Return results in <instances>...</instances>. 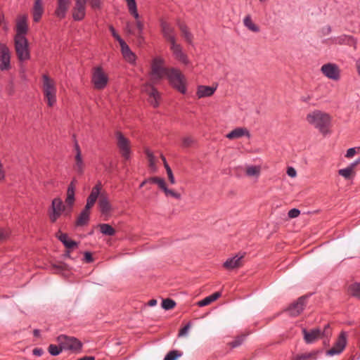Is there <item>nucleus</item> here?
Instances as JSON below:
<instances>
[{
    "instance_id": "nucleus-1",
    "label": "nucleus",
    "mask_w": 360,
    "mask_h": 360,
    "mask_svg": "<svg viewBox=\"0 0 360 360\" xmlns=\"http://www.w3.org/2000/svg\"><path fill=\"white\" fill-rule=\"evenodd\" d=\"M307 122L318 129L321 133L325 134L330 122V116L320 110H314L307 115Z\"/></svg>"
},
{
    "instance_id": "nucleus-2",
    "label": "nucleus",
    "mask_w": 360,
    "mask_h": 360,
    "mask_svg": "<svg viewBox=\"0 0 360 360\" xmlns=\"http://www.w3.org/2000/svg\"><path fill=\"white\" fill-rule=\"evenodd\" d=\"M166 77L168 79L170 85L180 93L184 94L186 92V87L185 85V77L179 70L175 68H170L168 70Z\"/></svg>"
},
{
    "instance_id": "nucleus-3",
    "label": "nucleus",
    "mask_w": 360,
    "mask_h": 360,
    "mask_svg": "<svg viewBox=\"0 0 360 360\" xmlns=\"http://www.w3.org/2000/svg\"><path fill=\"white\" fill-rule=\"evenodd\" d=\"M57 341L63 350H70L77 353L82 349V343L74 337L60 335L57 338Z\"/></svg>"
},
{
    "instance_id": "nucleus-4",
    "label": "nucleus",
    "mask_w": 360,
    "mask_h": 360,
    "mask_svg": "<svg viewBox=\"0 0 360 360\" xmlns=\"http://www.w3.org/2000/svg\"><path fill=\"white\" fill-rule=\"evenodd\" d=\"M29 44L25 37H15V49L20 61L28 60L30 57Z\"/></svg>"
},
{
    "instance_id": "nucleus-5",
    "label": "nucleus",
    "mask_w": 360,
    "mask_h": 360,
    "mask_svg": "<svg viewBox=\"0 0 360 360\" xmlns=\"http://www.w3.org/2000/svg\"><path fill=\"white\" fill-rule=\"evenodd\" d=\"M165 60L160 57H156L153 60L151 64V76L157 79L160 80L168 72L170 68L164 67Z\"/></svg>"
},
{
    "instance_id": "nucleus-6",
    "label": "nucleus",
    "mask_w": 360,
    "mask_h": 360,
    "mask_svg": "<svg viewBox=\"0 0 360 360\" xmlns=\"http://www.w3.org/2000/svg\"><path fill=\"white\" fill-rule=\"evenodd\" d=\"M91 82L96 89H103L108 84V77L104 72L102 67L94 68Z\"/></svg>"
},
{
    "instance_id": "nucleus-7",
    "label": "nucleus",
    "mask_w": 360,
    "mask_h": 360,
    "mask_svg": "<svg viewBox=\"0 0 360 360\" xmlns=\"http://www.w3.org/2000/svg\"><path fill=\"white\" fill-rule=\"evenodd\" d=\"M115 136L117 141V145L118 148L120 149L122 158L125 160H129L130 159L131 155L129 140L127 139L120 131H117Z\"/></svg>"
},
{
    "instance_id": "nucleus-8",
    "label": "nucleus",
    "mask_w": 360,
    "mask_h": 360,
    "mask_svg": "<svg viewBox=\"0 0 360 360\" xmlns=\"http://www.w3.org/2000/svg\"><path fill=\"white\" fill-rule=\"evenodd\" d=\"M51 210L49 214V219L51 222L54 223L65 211V206L60 198H56L51 202Z\"/></svg>"
},
{
    "instance_id": "nucleus-9",
    "label": "nucleus",
    "mask_w": 360,
    "mask_h": 360,
    "mask_svg": "<svg viewBox=\"0 0 360 360\" xmlns=\"http://www.w3.org/2000/svg\"><path fill=\"white\" fill-rule=\"evenodd\" d=\"M347 345V335L345 332H342L338 340L336 341L334 347L326 352V354L328 356H334L340 354L345 349Z\"/></svg>"
},
{
    "instance_id": "nucleus-10",
    "label": "nucleus",
    "mask_w": 360,
    "mask_h": 360,
    "mask_svg": "<svg viewBox=\"0 0 360 360\" xmlns=\"http://www.w3.org/2000/svg\"><path fill=\"white\" fill-rule=\"evenodd\" d=\"M11 56L8 48L3 44H0V70H8L11 68Z\"/></svg>"
},
{
    "instance_id": "nucleus-11",
    "label": "nucleus",
    "mask_w": 360,
    "mask_h": 360,
    "mask_svg": "<svg viewBox=\"0 0 360 360\" xmlns=\"http://www.w3.org/2000/svg\"><path fill=\"white\" fill-rule=\"evenodd\" d=\"M308 296H302L297 300L292 303L287 309L291 316H297L303 311L305 302Z\"/></svg>"
},
{
    "instance_id": "nucleus-12",
    "label": "nucleus",
    "mask_w": 360,
    "mask_h": 360,
    "mask_svg": "<svg viewBox=\"0 0 360 360\" xmlns=\"http://www.w3.org/2000/svg\"><path fill=\"white\" fill-rule=\"evenodd\" d=\"M321 70L323 74L330 79L338 80L340 78L339 68L334 63L324 64Z\"/></svg>"
},
{
    "instance_id": "nucleus-13",
    "label": "nucleus",
    "mask_w": 360,
    "mask_h": 360,
    "mask_svg": "<svg viewBox=\"0 0 360 360\" xmlns=\"http://www.w3.org/2000/svg\"><path fill=\"white\" fill-rule=\"evenodd\" d=\"M86 1L76 0L72 13L74 20L80 21L84 19L86 15Z\"/></svg>"
},
{
    "instance_id": "nucleus-14",
    "label": "nucleus",
    "mask_w": 360,
    "mask_h": 360,
    "mask_svg": "<svg viewBox=\"0 0 360 360\" xmlns=\"http://www.w3.org/2000/svg\"><path fill=\"white\" fill-rule=\"evenodd\" d=\"M71 0H57V7L55 10V15L59 19L65 18L70 8Z\"/></svg>"
},
{
    "instance_id": "nucleus-15",
    "label": "nucleus",
    "mask_w": 360,
    "mask_h": 360,
    "mask_svg": "<svg viewBox=\"0 0 360 360\" xmlns=\"http://www.w3.org/2000/svg\"><path fill=\"white\" fill-rule=\"evenodd\" d=\"M304 340L307 344L314 342L318 338H321V330L319 328H315L308 331L306 328L302 329Z\"/></svg>"
},
{
    "instance_id": "nucleus-16",
    "label": "nucleus",
    "mask_w": 360,
    "mask_h": 360,
    "mask_svg": "<svg viewBox=\"0 0 360 360\" xmlns=\"http://www.w3.org/2000/svg\"><path fill=\"white\" fill-rule=\"evenodd\" d=\"M101 189V185L100 183L93 187V188L91 191V193L86 200V204L84 207L86 210H89L94 206V205L96 202L97 198L100 194Z\"/></svg>"
},
{
    "instance_id": "nucleus-17",
    "label": "nucleus",
    "mask_w": 360,
    "mask_h": 360,
    "mask_svg": "<svg viewBox=\"0 0 360 360\" xmlns=\"http://www.w3.org/2000/svg\"><path fill=\"white\" fill-rule=\"evenodd\" d=\"M331 41L333 44H346L356 48V41L350 35L342 34L339 37L332 38Z\"/></svg>"
},
{
    "instance_id": "nucleus-18",
    "label": "nucleus",
    "mask_w": 360,
    "mask_h": 360,
    "mask_svg": "<svg viewBox=\"0 0 360 360\" xmlns=\"http://www.w3.org/2000/svg\"><path fill=\"white\" fill-rule=\"evenodd\" d=\"M75 200V186L73 185V182H71L68 187L67 198L65 199V203L67 204L70 209L68 211L65 212V215L68 216L70 214L72 210V207L74 205Z\"/></svg>"
},
{
    "instance_id": "nucleus-19",
    "label": "nucleus",
    "mask_w": 360,
    "mask_h": 360,
    "mask_svg": "<svg viewBox=\"0 0 360 360\" xmlns=\"http://www.w3.org/2000/svg\"><path fill=\"white\" fill-rule=\"evenodd\" d=\"M170 49L172 51V53L176 59L179 60L181 63H184V65L189 64V60L188 58V56L186 53L183 52L182 47L180 44Z\"/></svg>"
},
{
    "instance_id": "nucleus-20",
    "label": "nucleus",
    "mask_w": 360,
    "mask_h": 360,
    "mask_svg": "<svg viewBox=\"0 0 360 360\" xmlns=\"http://www.w3.org/2000/svg\"><path fill=\"white\" fill-rule=\"evenodd\" d=\"M27 24L26 17H21L17 22L16 31L17 34L15 37H25V35L27 32Z\"/></svg>"
},
{
    "instance_id": "nucleus-21",
    "label": "nucleus",
    "mask_w": 360,
    "mask_h": 360,
    "mask_svg": "<svg viewBox=\"0 0 360 360\" xmlns=\"http://www.w3.org/2000/svg\"><path fill=\"white\" fill-rule=\"evenodd\" d=\"M243 257V255L238 256L236 255V256L229 258L224 263V267L227 269H233L235 268H238L241 265V259Z\"/></svg>"
},
{
    "instance_id": "nucleus-22",
    "label": "nucleus",
    "mask_w": 360,
    "mask_h": 360,
    "mask_svg": "<svg viewBox=\"0 0 360 360\" xmlns=\"http://www.w3.org/2000/svg\"><path fill=\"white\" fill-rule=\"evenodd\" d=\"M120 45L124 58L130 63L134 62L136 59V56L131 51L127 43L124 41H122V42L120 43Z\"/></svg>"
},
{
    "instance_id": "nucleus-23",
    "label": "nucleus",
    "mask_w": 360,
    "mask_h": 360,
    "mask_svg": "<svg viewBox=\"0 0 360 360\" xmlns=\"http://www.w3.org/2000/svg\"><path fill=\"white\" fill-rule=\"evenodd\" d=\"M217 87L208 86H199L197 90V96L199 98L212 96L216 91Z\"/></svg>"
},
{
    "instance_id": "nucleus-24",
    "label": "nucleus",
    "mask_w": 360,
    "mask_h": 360,
    "mask_svg": "<svg viewBox=\"0 0 360 360\" xmlns=\"http://www.w3.org/2000/svg\"><path fill=\"white\" fill-rule=\"evenodd\" d=\"M243 136H250V132L245 128L238 127L226 134V137L229 139H238Z\"/></svg>"
},
{
    "instance_id": "nucleus-25",
    "label": "nucleus",
    "mask_w": 360,
    "mask_h": 360,
    "mask_svg": "<svg viewBox=\"0 0 360 360\" xmlns=\"http://www.w3.org/2000/svg\"><path fill=\"white\" fill-rule=\"evenodd\" d=\"M176 24L186 41L189 44H192L193 36L188 30L187 25L179 21H178Z\"/></svg>"
},
{
    "instance_id": "nucleus-26",
    "label": "nucleus",
    "mask_w": 360,
    "mask_h": 360,
    "mask_svg": "<svg viewBox=\"0 0 360 360\" xmlns=\"http://www.w3.org/2000/svg\"><path fill=\"white\" fill-rule=\"evenodd\" d=\"M58 238L68 249H72L78 245V243L70 239L66 233H60Z\"/></svg>"
},
{
    "instance_id": "nucleus-27",
    "label": "nucleus",
    "mask_w": 360,
    "mask_h": 360,
    "mask_svg": "<svg viewBox=\"0 0 360 360\" xmlns=\"http://www.w3.org/2000/svg\"><path fill=\"white\" fill-rule=\"evenodd\" d=\"M160 27L164 38L176 34L174 28L167 22L162 21L160 22Z\"/></svg>"
},
{
    "instance_id": "nucleus-28",
    "label": "nucleus",
    "mask_w": 360,
    "mask_h": 360,
    "mask_svg": "<svg viewBox=\"0 0 360 360\" xmlns=\"http://www.w3.org/2000/svg\"><path fill=\"white\" fill-rule=\"evenodd\" d=\"M89 210H86V209L84 208L76 221V226H83L87 224L89 221Z\"/></svg>"
},
{
    "instance_id": "nucleus-29",
    "label": "nucleus",
    "mask_w": 360,
    "mask_h": 360,
    "mask_svg": "<svg viewBox=\"0 0 360 360\" xmlns=\"http://www.w3.org/2000/svg\"><path fill=\"white\" fill-rule=\"evenodd\" d=\"M43 91L44 94H48L50 91H56L53 82L46 75H43Z\"/></svg>"
},
{
    "instance_id": "nucleus-30",
    "label": "nucleus",
    "mask_w": 360,
    "mask_h": 360,
    "mask_svg": "<svg viewBox=\"0 0 360 360\" xmlns=\"http://www.w3.org/2000/svg\"><path fill=\"white\" fill-rule=\"evenodd\" d=\"M43 13V7L41 0H36L34 4L33 19L38 22Z\"/></svg>"
},
{
    "instance_id": "nucleus-31",
    "label": "nucleus",
    "mask_w": 360,
    "mask_h": 360,
    "mask_svg": "<svg viewBox=\"0 0 360 360\" xmlns=\"http://www.w3.org/2000/svg\"><path fill=\"white\" fill-rule=\"evenodd\" d=\"M98 205L102 214H107L111 210V205L105 196L101 195L98 202Z\"/></svg>"
},
{
    "instance_id": "nucleus-32",
    "label": "nucleus",
    "mask_w": 360,
    "mask_h": 360,
    "mask_svg": "<svg viewBox=\"0 0 360 360\" xmlns=\"http://www.w3.org/2000/svg\"><path fill=\"white\" fill-rule=\"evenodd\" d=\"M321 351L316 350L308 353L297 354L293 360H316V356Z\"/></svg>"
},
{
    "instance_id": "nucleus-33",
    "label": "nucleus",
    "mask_w": 360,
    "mask_h": 360,
    "mask_svg": "<svg viewBox=\"0 0 360 360\" xmlns=\"http://www.w3.org/2000/svg\"><path fill=\"white\" fill-rule=\"evenodd\" d=\"M221 294L220 292H216L206 297L203 300L199 301L198 304L199 307L207 306V305L210 304V303H212V302L217 300L221 296Z\"/></svg>"
},
{
    "instance_id": "nucleus-34",
    "label": "nucleus",
    "mask_w": 360,
    "mask_h": 360,
    "mask_svg": "<svg viewBox=\"0 0 360 360\" xmlns=\"http://www.w3.org/2000/svg\"><path fill=\"white\" fill-rule=\"evenodd\" d=\"M243 24L250 31L254 32H259V27L257 25H255L252 19L251 16L250 15H247L244 20H243Z\"/></svg>"
},
{
    "instance_id": "nucleus-35",
    "label": "nucleus",
    "mask_w": 360,
    "mask_h": 360,
    "mask_svg": "<svg viewBox=\"0 0 360 360\" xmlns=\"http://www.w3.org/2000/svg\"><path fill=\"white\" fill-rule=\"evenodd\" d=\"M127 4L129 12L134 17L135 19L139 18V14L137 11V6L136 0H125Z\"/></svg>"
},
{
    "instance_id": "nucleus-36",
    "label": "nucleus",
    "mask_w": 360,
    "mask_h": 360,
    "mask_svg": "<svg viewBox=\"0 0 360 360\" xmlns=\"http://www.w3.org/2000/svg\"><path fill=\"white\" fill-rule=\"evenodd\" d=\"M101 232L108 236H112L115 234V230L108 224H100L98 225Z\"/></svg>"
},
{
    "instance_id": "nucleus-37",
    "label": "nucleus",
    "mask_w": 360,
    "mask_h": 360,
    "mask_svg": "<svg viewBox=\"0 0 360 360\" xmlns=\"http://www.w3.org/2000/svg\"><path fill=\"white\" fill-rule=\"evenodd\" d=\"M348 290L352 297L360 300V283H354L348 287Z\"/></svg>"
},
{
    "instance_id": "nucleus-38",
    "label": "nucleus",
    "mask_w": 360,
    "mask_h": 360,
    "mask_svg": "<svg viewBox=\"0 0 360 360\" xmlns=\"http://www.w3.org/2000/svg\"><path fill=\"white\" fill-rule=\"evenodd\" d=\"M150 96V104L156 108L158 106V98H160V94L158 90L155 87L151 88V91L149 93Z\"/></svg>"
},
{
    "instance_id": "nucleus-39",
    "label": "nucleus",
    "mask_w": 360,
    "mask_h": 360,
    "mask_svg": "<svg viewBox=\"0 0 360 360\" xmlns=\"http://www.w3.org/2000/svg\"><path fill=\"white\" fill-rule=\"evenodd\" d=\"M148 181H150L151 184H157L160 189H162L163 191L167 188L166 186V183L164 179L160 178L158 176H153L148 179Z\"/></svg>"
},
{
    "instance_id": "nucleus-40",
    "label": "nucleus",
    "mask_w": 360,
    "mask_h": 360,
    "mask_svg": "<svg viewBox=\"0 0 360 360\" xmlns=\"http://www.w3.org/2000/svg\"><path fill=\"white\" fill-rule=\"evenodd\" d=\"M84 162L82 158V155H75V169L79 174H82L84 171Z\"/></svg>"
},
{
    "instance_id": "nucleus-41",
    "label": "nucleus",
    "mask_w": 360,
    "mask_h": 360,
    "mask_svg": "<svg viewBox=\"0 0 360 360\" xmlns=\"http://www.w3.org/2000/svg\"><path fill=\"white\" fill-rule=\"evenodd\" d=\"M183 353L179 350L169 351L165 356L164 360H176Z\"/></svg>"
},
{
    "instance_id": "nucleus-42",
    "label": "nucleus",
    "mask_w": 360,
    "mask_h": 360,
    "mask_svg": "<svg viewBox=\"0 0 360 360\" xmlns=\"http://www.w3.org/2000/svg\"><path fill=\"white\" fill-rule=\"evenodd\" d=\"M161 305L165 310H170L176 306V302L174 300L167 298L162 300Z\"/></svg>"
},
{
    "instance_id": "nucleus-43",
    "label": "nucleus",
    "mask_w": 360,
    "mask_h": 360,
    "mask_svg": "<svg viewBox=\"0 0 360 360\" xmlns=\"http://www.w3.org/2000/svg\"><path fill=\"white\" fill-rule=\"evenodd\" d=\"M49 352L52 356H58L60 354V352L63 350V347L61 345H50L48 348Z\"/></svg>"
},
{
    "instance_id": "nucleus-44",
    "label": "nucleus",
    "mask_w": 360,
    "mask_h": 360,
    "mask_svg": "<svg viewBox=\"0 0 360 360\" xmlns=\"http://www.w3.org/2000/svg\"><path fill=\"white\" fill-rule=\"evenodd\" d=\"M56 91H50L48 94L47 93L44 94V97L47 100L48 105L49 106H53V104L56 101Z\"/></svg>"
},
{
    "instance_id": "nucleus-45",
    "label": "nucleus",
    "mask_w": 360,
    "mask_h": 360,
    "mask_svg": "<svg viewBox=\"0 0 360 360\" xmlns=\"http://www.w3.org/2000/svg\"><path fill=\"white\" fill-rule=\"evenodd\" d=\"M260 172V169L257 166H248L246 169V174L249 176H258Z\"/></svg>"
},
{
    "instance_id": "nucleus-46",
    "label": "nucleus",
    "mask_w": 360,
    "mask_h": 360,
    "mask_svg": "<svg viewBox=\"0 0 360 360\" xmlns=\"http://www.w3.org/2000/svg\"><path fill=\"white\" fill-rule=\"evenodd\" d=\"M331 335V330H330V325L329 324H326L324 327V329L323 331H321V338H326V340H324V343L327 342H328V338Z\"/></svg>"
},
{
    "instance_id": "nucleus-47",
    "label": "nucleus",
    "mask_w": 360,
    "mask_h": 360,
    "mask_svg": "<svg viewBox=\"0 0 360 360\" xmlns=\"http://www.w3.org/2000/svg\"><path fill=\"white\" fill-rule=\"evenodd\" d=\"M352 171L347 167L338 171V174L346 179H349L352 176Z\"/></svg>"
},
{
    "instance_id": "nucleus-48",
    "label": "nucleus",
    "mask_w": 360,
    "mask_h": 360,
    "mask_svg": "<svg viewBox=\"0 0 360 360\" xmlns=\"http://www.w3.org/2000/svg\"><path fill=\"white\" fill-rule=\"evenodd\" d=\"M136 25L138 29L137 37L139 39H143V28H144L143 23L141 21H140L138 18V19H136Z\"/></svg>"
},
{
    "instance_id": "nucleus-49",
    "label": "nucleus",
    "mask_w": 360,
    "mask_h": 360,
    "mask_svg": "<svg viewBox=\"0 0 360 360\" xmlns=\"http://www.w3.org/2000/svg\"><path fill=\"white\" fill-rule=\"evenodd\" d=\"M245 339V335L238 337L236 339H235L233 341H232L230 343V345L232 348H236V347L241 345Z\"/></svg>"
},
{
    "instance_id": "nucleus-50",
    "label": "nucleus",
    "mask_w": 360,
    "mask_h": 360,
    "mask_svg": "<svg viewBox=\"0 0 360 360\" xmlns=\"http://www.w3.org/2000/svg\"><path fill=\"white\" fill-rule=\"evenodd\" d=\"M191 322H188L186 325H185L182 328L180 329L179 332V334H178V336L179 337H184V336H186L187 334H188V330L191 328Z\"/></svg>"
},
{
    "instance_id": "nucleus-51",
    "label": "nucleus",
    "mask_w": 360,
    "mask_h": 360,
    "mask_svg": "<svg viewBox=\"0 0 360 360\" xmlns=\"http://www.w3.org/2000/svg\"><path fill=\"white\" fill-rule=\"evenodd\" d=\"M164 193L166 196L170 195L176 199H180L181 198V195L179 193L174 191L173 190L169 189L168 188L165 190Z\"/></svg>"
},
{
    "instance_id": "nucleus-52",
    "label": "nucleus",
    "mask_w": 360,
    "mask_h": 360,
    "mask_svg": "<svg viewBox=\"0 0 360 360\" xmlns=\"http://www.w3.org/2000/svg\"><path fill=\"white\" fill-rule=\"evenodd\" d=\"M165 39L169 43L170 49L179 45V44H177L176 41V34L172 36H168L167 37L165 38Z\"/></svg>"
},
{
    "instance_id": "nucleus-53",
    "label": "nucleus",
    "mask_w": 360,
    "mask_h": 360,
    "mask_svg": "<svg viewBox=\"0 0 360 360\" xmlns=\"http://www.w3.org/2000/svg\"><path fill=\"white\" fill-rule=\"evenodd\" d=\"M165 169H166L167 174L168 175V178H169L170 183L174 184L175 183V179H174L172 169L170 168V167L169 166L168 164H166Z\"/></svg>"
},
{
    "instance_id": "nucleus-54",
    "label": "nucleus",
    "mask_w": 360,
    "mask_h": 360,
    "mask_svg": "<svg viewBox=\"0 0 360 360\" xmlns=\"http://www.w3.org/2000/svg\"><path fill=\"white\" fill-rule=\"evenodd\" d=\"M109 30L112 35V37L120 43L122 42V41H124L122 37L117 33L113 26H110Z\"/></svg>"
},
{
    "instance_id": "nucleus-55",
    "label": "nucleus",
    "mask_w": 360,
    "mask_h": 360,
    "mask_svg": "<svg viewBox=\"0 0 360 360\" xmlns=\"http://www.w3.org/2000/svg\"><path fill=\"white\" fill-rule=\"evenodd\" d=\"M300 214V210L297 208H292L288 212V217L290 218H295L297 217Z\"/></svg>"
},
{
    "instance_id": "nucleus-56",
    "label": "nucleus",
    "mask_w": 360,
    "mask_h": 360,
    "mask_svg": "<svg viewBox=\"0 0 360 360\" xmlns=\"http://www.w3.org/2000/svg\"><path fill=\"white\" fill-rule=\"evenodd\" d=\"M91 8L98 9L101 8V0H88Z\"/></svg>"
},
{
    "instance_id": "nucleus-57",
    "label": "nucleus",
    "mask_w": 360,
    "mask_h": 360,
    "mask_svg": "<svg viewBox=\"0 0 360 360\" xmlns=\"http://www.w3.org/2000/svg\"><path fill=\"white\" fill-rule=\"evenodd\" d=\"M84 261L86 263H91L94 261L93 256L91 252H85L84 254Z\"/></svg>"
},
{
    "instance_id": "nucleus-58",
    "label": "nucleus",
    "mask_w": 360,
    "mask_h": 360,
    "mask_svg": "<svg viewBox=\"0 0 360 360\" xmlns=\"http://www.w3.org/2000/svg\"><path fill=\"white\" fill-rule=\"evenodd\" d=\"M193 141L191 137H185L183 139L182 144L184 147H189L193 143Z\"/></svg>"
},
{
    "instance_id": "nucleus-59",
    "label": "nucleus",
    "mask_w": 360,
    "mask_h": 360,
    "mask_svg": "<svg viewBox=\"0 0 360 360\" xmlns=\"http://www.w3.org/2000/svg\"><path fill=\"white\" fill-rule=\"evenodd\" d=\"M356 153V148H350L347 150V153L345 155V157L347 158H350L353 157Z\"/></svg>"
},
{
    "instance_id": "nucleus-60",
    "label": "nucleus",
    "mask_w": 360,
    "mask_h": 360,
    "mask_svg": "<svg viewBox=\"0 0 360 360\" xmlns=\"http://www.w3.org/2000/svg\"><path fill=\"white\" fill-rule=\"evenodd\" d=\"M32 354L34 356H40L44 354V350L41 348L36 347L32 350Z\"/></svg>"
},
{
    "instance_id": "nucleus-61",
    "label": "nucleus",
    "mask_w": 360,
    "mask_h": 360,
    "mask_svg": "<svg viewBox=\"0 0 360 360\" xmlns=\"http://www.w3.org/2000/svg\"><path fill=\"white\" fill-rule=\"evenodd\" d=\"M8 236V233L4 230L0 228V240H4L6 239Z\"/></svg>"
},
{
    "instance_id": "nucleus-62",
    "label": "nucleus",
    "mask_w": 360,
    "mask_h": 360,
    "mask_svg": "<svg viewBox=\"0 0 360 360\" xmlns=\"http://www.w3.org/2000/svg\"><path fill=\"white\" fill-rule=\"evenodd\" d=\"M287 174L290 177H295L297 172L296 170L293 167H288L287 169Z\"/></svg>"
},
{
    "instance_id": "nucleus-63",
    "label": "nucleus",
    "mask_w": 360,
    "mask_h": 360,
    "mask_svg": "<svg viewBox=\"0 0 360 360\" xmlns=\"http://www.w3.org/2000/svg\"><path fill=\"white\" fill-rule=\"evenodd\" d=\"M146 154L148 158L149 162L153 163V160H155V157L153 153L150 150L147 149L146 150Z\"/></svg>"
},
{
    "instance_id": "nucleus-64",
    "label": "nucleus",
    "mask_w": 360,
    "mask_h": 360,
    "mask_svg": "<svg viewBox=\"0 0 360 360\" xmlns=\"http://www.w3.org/2000/svg\"><path fill=\"white\" fill-rule=\"evenodd\" d=\"M360 163V158H359L357 160L354 161L353 162L350 163L349 165L347 167L349 169H350L352 172L354 168Z\"/></svg>"
}]
</instances>
